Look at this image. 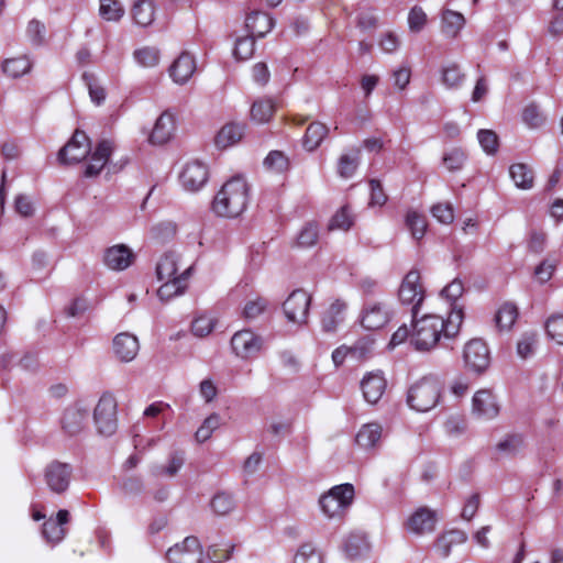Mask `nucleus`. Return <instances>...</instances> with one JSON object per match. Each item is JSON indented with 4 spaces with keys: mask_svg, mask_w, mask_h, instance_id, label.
Listing matches in <instances>:
<instances>
[{
    "mask_svg": "<svg viewBox=\"0 0 563 563\" xmlns=\"http://www.w3.org/2000/svg\"><path fill=\"white\" fill-rule=\"evenodd\" d=\"M275 102L271 98H261L251 107V119L256 123L268 122L275 112Z\"/></svg>",
    "mask_w": 563,
    "mask_h": 563,
    "instance_id": "nucleus-37",
    "label": "nucleus"
},
{
    "mask_svg": "<svg viewBox=\"0 0 563 563\" xmlns=\"http://www.w3.org/2000/svg\"><path fill=\"white\" fill-rule=\"evenodd\" d=\"M71 478V467L66 463L54 461L49 463L44 472V479L49 490L55 494H63L67 490Z\"/></svg>",
    "mask_w": 563,
    "mask_h": 563,
    "instance_id": "nucleus-13",
    "label": "nucleus"
},
{
    "mask_svg": "<svg viewBox=\"0 0 563 563\" xmlns=\"http://www.w3.org/2000/svg\"><path fill=\"white\" fill-rule=\"evenodd\" d=\"M466 161V154L460 147H454L443 154V165L449 172L460 170Z\"/></svg>",
    "mask_w": 563,
    "mask_h": 563,
    "instance_id": "nucleus-54",
    "label": "nucleus"
},
{
    "mask_svg": "<svg viewBox=\"0 0 563 563\" xmlns=\"http://www.w3.org/2000/svg\"><path fill=\"white\" fill-rule=\"evenodd\" d=\"M112 151L113 143L111 141L102 140L99 142L89 157L85 169V176L93 177L99 175L103 167L107 165Z\"/></svg>",
    "mask_w": 563,
    "mask_h": 563,
    "instance_id": "nucleus-22",
    "label": "nucleus"
},
{
    "mask_svg": "<svg viewBox=\"0 0 563 563\" xmlns=\"http://www.w3.org/2000/svg\"><path fill=\"white\" fill-rule=\"evenodd\" d=\"M255 51V38L251 35L236 37L233 47V56L236 60L250 59Z\"/></svg>",
    "mask_w": 563,
    "mask_h": 563,
    "instance_id": "nucleus-43",
    "label": "nucleus"
},
{
    "mask_svg": "<svg viewBox=\"0 0 563 563\" xmlns=\"http://www.w3.org/2000/svg\"><path fill=\"white\" fill-rule=\"evenodd\" d=\"M477 140L487 155H495L499 147L498 135L493 130L482 129L477 132Z\"/></svg>",
    "mask_w": 563,
    "mask_h": 563,
    "instance_id": "nucleus-52",
    "label": "nucleus"
},
{
    "mask_svg": "<svg viewBox=\"0 0 563 563\" xmlns=\"http://www.w3.org/2000/svg\"><path fill=\"white\" fill-rule=\"evenodd\" d=\"M311 300V295L306 290H294L283 303V310L287 320L299 325L306 324Z\"/></svg>",
    "mask_w": 563,
    "mask_h": 563,
    "instance_id": "nucleus-8",
    "label": "nucleus"
},
{
    "mask_svg": "<svg viewBox=\"0 0 563 563\" xmlns=\"http://www.w3.org/2000/svg\"><path fill=\"white\" fill-rule=\"evenodd\" d=\"M133 251L125 244H115L106 249L103 264L111 271H124L134 262Z\"/></svg>",
    "mask_w": 563,
    "mask_h": 563,
    "instance_id": "nucleus-17",
    "label": "nucleus"
},
{
    "mask_svg": "<svg viewBox=\"0 0 563 563\" xmlns=\"http://www.w3.org/2000/svg\"><path fill=\"white\" fill-rule=\"evenodd\" d=\"M431 213L439 222L444 224H449L454 220V211L450 203L434 205Z\"/></svg>",
    "mask_w": 563,
    "mask_h": 563,
    "instance_id": "nucleus-62",
    "label": "nucleus"
},
{
    "mask_svg": "<svg viewBox=\"0 0 563 563\" xmlns=\"http://www.w3.org/2000/svg\"><path fill=\"white\" fill-rule=\"evenodd\" d=\"M117 410L118 404L113 395L110 393L102 394L92 415L99 434L110 437L117 431Z\"/></svg>",
    "mask_w": 563,
    "mask_h": 563,
    "instance_id": "nucleus-5",
    "label": "nucleus"
},
{
    "mask_svg": "<svg viewBox=\"0 0 563 563\" xmlns=\"http://www.w3.org/2000/svg\"><path fill=\"white\" fill-rule=\"evenodd\" d=\"M354 498V487L352 484H341L333 486L319 498L321 512L329 519L342 518Z\"/></svg>",
    "mask_w": 563,
    "mask_h": 563,
    "instance_id": "nucleus-4",
    "label": "nucleus"
},
{
    "mask_svg": "<svg viewBox=\"0 0 563 563\" xmlns=\"http://www.w3.org/2000/svg\"><path fill=\"white\" fill-rule=\"evenodd\" d=\"M250 186L243 176L227 180L212 201V211L222 218L234 219L241 216L249 205Z\"/></svg>",
    "mask_w": 563,
    "mask_h": 563,
    "instance_id": "nucleus-2",
    "label": "nucleus"
},
{
    "mask_svg": "<svg viewBox=\"0 0 563 563\" xmlns=\"http://www.w3.org/2000/svg\"><path fill=\"white\" fill-rule=\"evenodd\" d=\"M318 240V228L316 224H307L298 235V244L303 247L312 246Z\"/></svg>",
    "mask_w": 563,
    "mask_h": 563,
    "instance_id": "nucleus-63",
    "label": "nucleus"
},
{
    "mask_svg": "<svg viewBox=\"0 0 563 563\" xmlns=\"http://www.w3.org/2000/svg\"><path fill=\"white\" fill-rule=\"evenodd\" d=\"M264 167L273 173H283L288 168V158L283 152L272 151L263 162Z\"/></svg>",
    "mask_w": 563,
    "mask_h": 563,
    "instance_id": "nucleus-55",
    "label": "nucleus"
},
{
    "mask_svg": "<svg viewBox=\"0 0 563 563\" xmlns=\"http://www.w3.org/2000/svg\"><path fill=\"white\" fill-rule=\"evenodd\" d=\"M208 176V167L202 162L191 161L184 166L179 178L186 190L195 192L206 185Z\"/></svg>",
    "mask_w": 563,
    "mask_h": 563,
    "instance_id": "nucleus-14",
    "label": "nucleus"
},
{
    "mask_svg": "<svg viewBox=\"0 0 563 563\" xmlns=\"http://www.w3.org/2000/svg\"><path fill=\"white\" fill-rule=\"evenodd\" d=\"M438 521L437 512L428 507L418 508L407 520L406 528L410 533L422 536L431 533Z\"/></svg>",
    "mask_w": 563,
    "mask_h": 563,
    "instance_id": "nucleus-16",
    "label": "nucleus"
},
{
    "mask_svg": "<svg viewBox=\"0 0 563 563\" xmlns=\"http://www.w3.org/2000/svg\"><path fill=\"white\" fill-rule=\"evenodd\" d=\"M112 347L114 355L119 361L129 363L136 357L140 351V343L139 339L134 334L121 332L114 336Z\"/></svg>",
    "mask_w": 563,
    "mask_h": 563,
    "instance_id": "nucleus-20",
    "label": "nucleus"
},
{
    "mask_svg": "<svg viewBox=\"0 0 563 563\" xmlns=\"http://www.w3.org/2000/svg\"><path fill=\"white\" fill-rule=\"evenodd\" d=\"M360 164V151L354 150L351 153L342 154L338 159L336 172L341 178H351Z\"/></svg>",
    "mask_w": 563,
    "mask_h": 563,
    "instance_id": "nucleus-39",
    "label": "nucleus"
},
{
    "mask_svg": "<svg viewBox=\"0 0 563 563\" xmlns=\"http://www.w3.org/2000/svg\"><path fill=\"white\" fill-rule=\"evenodd\" d=\"M216 323L217 321L213 317L201 314L192 320L191 332L197 338H205L213 331Z\"/></svg>",
    "mask_w": 563,
    "mask_h": 563,
    "instance_id": "nucleus-50",
    "label": "nucleus"
},
{
    "mask_svg": "<svg viewBox=\"0 0 563 563\" xmlns=\"http://www.w3.org/2000/svg\"><path fill=\"white\" fill-rule=\"evenodd\" d=\"M464 286L460 279H453L450 284H448L441 291V296L444 297L448 301L451 302L452 308L455 301L463 295Z\"/></svg>",
    "mask_w": 563,
    "mask_h": 563,
    "instance_id": "nucleus-61",
    "label": "nucleus"
},
{
    "mask_svg": "<svg viewBox=\"0 0 563 563\" xmlns=\"http://www.w3.org/2000/svg\"><path fill=\"white\" fill-rule=\"evenodd\" d=\"M547 334L558 344L563 345V316H552L545 322Z\"/></svg>",
    "mask_w": 563,
    "mask_h": 563,
    "instance_id": "nucleus-58",
    "label": "nucleus"
},
{
    "mask_svg": "<svg viewBox=\"0 0 563 563\" xmlns=\"http://www.w3.org/2000/svg\"><path fill=\"white\" fill-rule=\"evenodd\" d=\"M69 520V512L65 509H62L57 512L56 519L49 518L43 525V537L47 542L58 543L60 542L66 534V530L63 527Z\"/></svg>",
    "mask_w": 563,
    "mask_h": 563,
    "instance_id": "nucleus-28",
    "label": "nucleus"
},
{
    "mask_svg": "<svg viewBox=\"0 0 563 563\" xmlns=\"http://www.w3.org/2000/svg\"><path fill=\"white\" fill-rule=\"evenodd\" d=\"M212 511L218 516L229 515L235 507L233 497L227 493H218L210 501Z\"/></svg>",
    "mask_w": 563,
    "mask_h": 563,
    "instance_id": "nucleus-48",
    "label": "nucleus"
},
{
    "mask_svg": "<svg viewBox=\"0 0 563 563\" xmlns=\"http://www.w3.org/2000/svg\"><path fill=\"white\" fill-rule=\"evenodd\" d=\"M82 80L88 87L89 96L91 101L100 106L106 100V89L100 85L99 80L96 78L93 74L84 73Z\"/></svg>",
    "mask_w": 563,
    "mask_h": 563,
    "instance_id": "nucleus-47",
    "label": "nucleus"
},
{
    "mask_svg": "<svg viewBox=\"0 0 563 563\" xmlns=\"http://www.w3.org/2000/svg\"><path fill=\"white\" fill-rule=\"evenodd\" d=\"M465 25V18L462 13L445 9L441 13V32L448 38H456Z\"/></svg>",
    "mask_w": 563,
    "mask_h": 563,
    "instance_id": "nucleus-29",
    "label": "nucleus"
},
{
    "mask_svg": "<svg viewBox=\"0 0 563 563\" xmlns=\"http://www.w3.org/2000/svg\"><path fill=\"white\" fill-rule=\"evenodd\" d=\"M463 319V308L456 306L446 318L435 313H426L420 318L412 314L410 343L417 351H431L441 339H454L460 332Z\"/></svg>",
    "mask_w": 563,
    "mask_h": 563,
    "instance_id": "nucleus-1",
    "label": "nucleus"
},
{
    "mask_svg": "<svg viewBox=\"0 0 563 563\" xmlns=\"http://www.w3.org/2000/svg\"><path fill=\"white\" fill-rule=\"evenodd\" d=\"M467 540L465 532L460 530H451L441 534L437 542L435 549L442 558H448L452 547L463 544Z\"/></svg>",
    "mask_w": 563,
    "mask_h": 563,
    "instance_id": "nucleus-33",
    "label": "nucleus"
},
{
    "mask_svg": "<svg viewBox=\"0 0 563 563\" xmlns=\"http://www.w3.org/2000/svg\"><path fill=\"white\" fill-rule=\"evenodd\" d=\"M393 318V310L382 301L368 302L361 313V324L366 330H378L384 328Z\"/></svg>",
    "mask_w": 563,
    "mask_h": 563,
    "instance_id": "nucleus-10",
    "label": "nucleus"
},
{
    "mask_svg": "<svg viewBox=\"0 0 563 563\" xmlns=\"http://www.w3.org/2000/svg\"><path fill=\"white\" fill-rule=\"evenodd\" d=\"M518 316V308L514 303H503L495 314V322L499 331H510Z\"/></svg>",
    "mask_w": 563,
    "mask_h": 563,
    "instance_id": "nucleus-36",
    "label": "nucleus"
},
{
    "mask_svg": "<svg viewBox=\"0 0 563 563\" xmlns=\"http://www.w3.org/2000/svg\"><path fill=\"white\" fill-rule=\"evenodd\" d=\"M274 19L265 12L253 11L245 18V30L254 38H262L274 27Z\"/></svg>",
    "mask_w": 563,
    "mask_h": 563,
    "instance_id": "nucleus-25",
    "label": "nucleus"
},
{
    "mask_svg": "<svg viewBox=\"0 0 563 563\" xmlns=\"http://www.w3.org/2000/svg\"><path fill=\"white\" fill-rule=\"evenodd\" d=\"M99 12L104 20L115 22L123 16L124 9L117 0H100Z\"/></svg>",
    "mask_w": 563,
    "mask_h": 563,
    "instance_id": "nucleus-51",
    "label": "nucleus"
},
{
    "mask_svg": "<svg viewBox=\"0 0 563 563\" xmlns=\"http://www.w3.org/2000/svg\"><path fill=\"white\" fill-rule=\"evenodd\" d=\"M292 563H322V556L313 544L303 543L295 553Z\"/></svg>",
    "mask_w": 563,
    "mask_h": 563,
    "instance_id": "nucleus-49",
    "label": "nucleus"
},
{
    "mask_svg": "<svg viewBox=\"0 0 563 563\" xmlns=\"http://www.w3.org/2000/svg\"><path fill=\"white\" fill-rule=\"evenodd\" d=\"M152 235L157 241H165L176 233V225L172 222H162L152 228Z\"/></svg>",
    "mask_w": 563,
    "mask_h": 563,
    "instance_id": "nucleus-64",
    "label": "nucleus"
},
{
    "mask_svg": "<svg viewBox=\"0 0 563 563\" xmlns=\"http://www.w3.org/2000/svg\"><path fill=\"white\" fill-rule=\"evenodd\" d=\"M166 556L169 563H202L201 545L195 537H188L181 543L175 544L167 551Z\"/></svg>",
    "mask_w": 563,
    "mask_h": 563,
    "instance_id": "nucleus-12",
    "label": "nucleus"
},
{
    "mask_svg": "<svg viewBox=\"0 0 563 563\" xmlns=\"http://www.w3.org/2000/svg\"><path fill=\"white\" fill-rule=\"evenodd\" d=\"M347 303L342 299H335L321 316V328L324 332H334L344 321Z\"/></svg>",
    "mask_w": 563,
    "mask_h": 563,
    "instance_id": "nucleus-27",
    "label": "nucleus"
},
{
    "mask_svg": "<svg viewBox=\"0 0 563 563\" xmlns=\"http://www.w3.org/2000/svg\"><path fill=\"white\" fill-rule=\"evenodd\" d=\"M91 144L85 132L76 130L69 142L60 148L58 161L62 164H77L90 152Z\"/></svg>",
    "mask_w": 563,
    "mask_h": 563,
    "instance_id": "nucleus-11",
    "label": "nucleus"
},
{
    "mask_svg": "<svg viewBox=\"0 0 563 563\" xmlns=\"http://www.w3.org/2000/svg\"><path fill=\"white\" fill-rule=\"evenodd\" d=\"M465 80V74L456 63H449L441 68V81L448 89H459Z\"/></svg>",
    "mask_w": 563,
    "mask_h": 563,
    "instance_id": "nucleus-38",
    "label": "nucleus"
},
{
    "mask_svg": "<svg viewBox=\"0 0 563 563\" xmlns=\"http://www.w3.org/2000/svg\"><path fill=\"white\" fill-rule=\"evenodd\" d=\"M472 412L483 420L496 418L499 413V404L496 396L488 389L477 390L472 399Z\"/></svg>",
    "mask_w": 563,
    "mask_h": 563,
    "instance_id": "nucleus-15",
    "label": "nucleus"
},
{
    "mask_svg": "<svg viewBox=\"0 0 563 563\" xmlns=\"http://www.w3.org/2000/svg\"><path fill=\"white\" fill-rule=\"evenodd\" d=\"M185 462V456L183 452H175L170 455L168 463L166 466L156 465L152 468V474L154 476H175L179 470L183 467Z\"/></svg>",
    "mask_w": 563,
    "mask_h": 563,
    "instance_id": "nucleus-42",
    "label": "nucleus"
},
{
    "mask_svg": "<svg viewBox=\"0 0 563 563\" xmlns=\"http://www.w3.org/2000/svg\"><path fill=\"white\" fill-rule=\"evenodd\" d=\"M440 397V382L435 377L426 376L410 386L407 404L417 412H428L439 404Z\"/></svg>",
    "mask_w": 563,
    "mask_h": 563,
    "instance_id": "nucleus-3",
    "label": "nucleus"
},
{
    "mask_svg": "<svg viewBox=\"0 0 563 563\" xmlns=\"http://www.w3.org/2000/svg\"><path fill=\"white\" fill-rule=\"evenodd\" d=\"M354 222V217L347 206L342 207L332 217L329 223V230H349Z\"/></svg>",
    "mask_w": 563,
    "mask_h": 563,
    "instance_id": "nucleus-56",
    "label": "nucleus"
},
{
    "mask_svg": "<svg viewBox=\"0 0 563 563\" xmlns=\"http://www.w3.org/2000/svg\"><path fill=\"white\" fill-rule=\"evenodd\" d=\"M159 49L152 46L137 48L133 53L134 60L142 67L152 68L159 63Z\"/></svg>",
    "mask_w": 563,
    "mask_h": 563,
    "instance_id": "nucleus-44",
    "label": "nucleus"
},
{
    "mask_svg": "<svg viewBox=\"0 0 563 563\" xmlns=\"http://www.w3.org/2000/svg\"><path fill=\"white\" fill-rule=\"evenodd\" d=\"M246 125L242 122L225 123L217 133L214 144L224 150L238 144L244 136Z\"/></svg>",
    "mask_w": 563,
    "mask_h": 563,
    "instance_id": "nucleus-26",
    "label": "nucleus"
},
{
    "mask_svg": "<svg viewBox=\"0 0 563 563\" xmlns=\"http://www.w3.org/2000/svg\"><path fill=\"white\" fill-rule=\"evenodd\" d=\"M169 76L177 85H185L196 71V59L188 52H183L170 65Z\"/></svg>",
    "mask_w": 563,
    "mask_h": 563,
    "instance_id": "nucleus-21",
    "label": "nucleus"
},
{
    "mask_svg": "<svg viewBox=\"0 0 563 563\" xmlns=\"http://www.w3.org/2000/svg\"><path fill=\"white\" fill-rule=\"evenodd\" d=\"M382 426L376 422L364 424L356 434V443L365 449L369 450L375 448L382 438Z\"/></svg>",
    "mask_w": 563,
    "mask_h": 563,
    "instance_id": "nucleus-32",
    "label": "nucleus"
},
{
    "mask_svg": "<svg viewBox=\"0 0 563 563\" xmlns=\"http://www.w3.org/2000/svg\"><path fill=\"white\" fill-rule=\"evenodd\" d=\"M179 256L175 252L163 254L156 265V275L159 280L178 277Z\"/></svg>",
    "mask_w": 563,
    "mask_h": 563,
    "instance_id": "nucleus-34",
    "label": "nucleus"
},
{
    "mask_svg": "<svg viewBox=\"0 0 563 563\" xmlns=\"http://www.w3.org/2000/svg\"><path fill=\"white\" fill-rule=\"evenodd\" d=\"M407 229L415 240H421L427 231V221L423 214L416 210H409L405 218Z\"/></svg>",
    "mask_w": 563,
    "mask_h": 563,
    "instance_id": "nucleus-41",
    "label": "nucleus"
},
{
    "mask_svg": "<svg viewBox=\"0 0 563 563\" xmlns=\"http://www.w3.org/2000/svg\"><path fill=\"white\" fill-rule=\"evenodd\" d=\"M426 290L421 283L420 273L417 269L409 271L398 289V298L401 305L411 307V314H418L419 307L424 300Z\"/></svg>",
    "mask_w": 563,
    "mask_h": 563,
    "instance_id": "nucleus-6",
    "label": "nucleus"
},
{
    "mask_svg": "<svg viewBox=\"0 0 563 563\" xmlns=\"http://www.w3.org/2000/svg\"><path fill=\"white\" fill-rule=\"evenodd\" d=\"M89 412V407L81 401L68 407L63 418L64 430L70 435L79 433L87 423Z\"/></svg>",
    "mask_w": 563,
    "mask_h": 563,
    "instance_id": "nucleus-19",
    "label": "nucleus"
},
{
    "mask_svg": "<svg viewBox=\"0 0 563 563\" xmlns=\"http://www.w3.org/2000/svg\"><path fill=\"white\" fill-rule=\"evenodd\" d=\"M509 175L517 188L528 190L533 187V172L527 164H512L509 167Z\"/></svg>",
    "mask_w": 563,
    "mask_h": 563,
    "instance_id": "nucleus-35",
    "label": "nucleus"
},
{
    "mask_svg": "<svg viewBox=\"0 0 563 563\" xmlns=\"http://www.w3.org/2000/svg\"><path fill=\"white\" fill-rule=\"evenodd\" d=\"M538 345V333L528 331L521 334L517 342V354L519 357L526 360L533 355Z\"/></svg>",
    "mask_w": 563,
    "mask_h": 563,
    "instance_id": "nucleus-46",
    "label": "nucleus"
},
{
    "mask_svg": "<svg viewBox=\"0 0 563 563\" xmlns=\"http://www.w3.org/2000/svg\"><path fill=\"white\" fill-rule=\"evenodd\" d=\"M427 14L421 7H413L408 14V25L410 31L420 32L427 24Z\"/></svg>",
    "mask_w": 563,
    "mask_h": 563,
    "instance_id": "nucleus-59",
    "label": "nucleus"
},
{
    "mask_svg": "<svg viewBox=\"0 0 563 563\" xmlns=\"http://www.w3.org/2000/svg\"><path fill=\"white\" fill-rule=\"evenodd\" d=\"M220 424L221 417L218 413H212L207 417L196 432L197 441L205 442L209 440L212 433L220 427Z\"/></svg>",
    "mask_w": 563,
    "mask_h": 563,
    "instance_id": "nucleus-53",
    "label": "nucleus"
},
{
    "mask_svg": "<svg viewBox=\"0 0 563 563\" xmlns=\"http://www.w3.org/2000/svg\"><path fill=\"white\" fill-rule=\"evenodd\" d=\"M132 18L135 24L146 27L155 20V4L153 0H137L134 2L132 10Z\"/></svg>",
    "mask_w": 563,
    "mask_h": 563,
    "instance_id": "nucleus-31",
    "label": "nucleus"
},
{
    "mask_svg": "<svg viewBox=\"0 0 563 563\" xmlns=\"http://www.w3.org/2000/svg\"><path fill=\"white\" fill-rule=\"evenodd\" d=\"M192 267L189 266L178 277L164 279V284L157 289V297L161 301H169L173 298L180 296L187 288L188 278L191 274Z\"/></svg>",
    "mask_w": 563,
    "mask_h": 563,
    "instance_id": "nucleus-23",
    "label": "nucleus"
},
{
    "mask_svg": "<svg viewBox=\"0 0 563 563\" xmlns=\"http://www.w3.org/2000/svg\"><path fill=\"white\" fill-rule=\"evenodd\" d=\"M175 131V115L170 111H164L156 120L148 141L155 145L167 143Z\"/></svg>",
    "mask_w": 563,
    "mask_h": 563,
    "instance_id": "nucleus-24",
    "label": "nucleus"
},
{
    "mask_svg": "<svg viewBox=\"0 0 563 563\" xmlns=\"http://www.w3.org/2000/svg\"><path fill=\"white\" fill-rule=\"evenodd\" d=\"M232 353L240 360L249 361L257 357L264 345L263 338L251 329L236 331L231 340Z\"/></svg>",
    "mask_w": 563,
    "mask_h": 563,
    "instance_id": "nucleus-7",
    "label": "nucleus"
},
{
    "mask_svg": "<svg viewBox=\"0 0 563 563\" xmlns=\"http://www.w3.org/2000/svg\"><path fill=\"white\" fill-rule=\"evenodd\" d=\"M463 360L470 371L478 374L485 372L490 363L488 346L481 339L468 341L463 350Z\"/></svg>",
    "mask_w": 563,
    "mask_h": 563,
    "instance_id": "nucleus-9",
    "label": "nucleus"
},
{
    "mask_svg": "<svg viewBox=\"0 0 563 563\" xmlns=\"http://www.w3.org/2000/svg\"><path fill=\"white\" fill-rule=\"evenodd\" d=\"M32 64L26 56L8 58L3 62V73L10 77L18 78L30 71Z\"/></svg>",
    "mask_w": 563,
    "mask_h": 563,
    "instance_id": "nucleus-40",
    "label": "nucleus"
},
{
    "mask_svg": "<svg viewBox=\"0 0 563 563\" xmlns=\"http://www.w3.org/2000/svg\"><path fill=\"white\" fill-rule=\"evenodd\" d=\"M523 438L519 434H509L496 444L498 453L505 456H514L523 448Z\"/></svg>",
    "mask_w": 563,
    "mask_h": 563,
    "instance_id": "nucleus-45",
    "label": "nucleus"
},
{
    "mask_svg": "<svg viewBox=\"0 0 563 563\" xmlns=\"http://www.w3.org/2000/svg\"><path fill=\"white\" fill-rule=\"evenodd\" d=\"M387 387L386 378L380 371L367 373L362 382L361 389L364 399L372 405H375L383 397Z\"/></svg>",
    "mask_w": 563,
    "mask_h": 563,
    "instance_id": "nucleus-18",
    "label": "nucleus"
},
{
    "mask_svg": "<svg viewBox=\"0 0 563 563\" xmlns=\"http://www.w3.org/2000/svg\"><path fill=\"white\" fill-rule=\"evenodd\" d=\"M268 308V300L263 297L250 299L243 308V317L247 320H254L263 314Z\"/></svg>",
    "mask_w": 563,
    "mask_h": 563,
    "instance_id": "nucleus-57",
    "label": "nucleus"
},
{
    "mask_svg": "<svg viewBox=\"0 0 563 563\" xmlns=\"http://www.w3.org/2000/svg\"><path fill=\"white\" fill-rule=\"evenodd\" d=\"M522 120L532 129L541 126L544 122V118L536 104H529L523 109Z\"/></svg>",
    "mask_w": 563,
    "mask_h": 563,
    "instance_id": "nucleus-60",
    "label": "nucleus"
},
{
    "mask_svg": "<svg viewBox=\"0 0 563 563\" xmlns=\"http://www.w3.org/2000/svg\"><path fill=\"white\" fill-rule=\"evenodd\" d=\"M329 133V128L319 121L311 122L302 137V146L308 152L316 151Z\"/></svg>",
    "mask_w": 563,
    "mask_h": 563,
    "instance_id": "nucleus-30",
    "label": "nucleus"
}]
</instances>
